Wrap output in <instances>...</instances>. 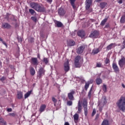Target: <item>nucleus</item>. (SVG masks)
<instances>
[{"label": "nucleus", "instance_id": "nucleus-1", "mask_svg": "<svg viewBox=\"0 0 125 125\" xmlns=\"http://www.w3.org/2000/svg\"><path fill=\"white\" fill-rule=\"evenodd\" d=\"M30 6L31 8L35 9L38 12H45L46 10L43 5H40L37 2H32L30 3Z\"/></svg>", "mask_w": 125, "mask_h": 125}, {"label": "nucleus", "instance_id": "nucleus-2", "mask_svg": "<svg viewBox=\"0 0 125 125\" xmlns=\"http://www.w3.org/2000/svg\"><path fill=\"white\" fill-rule=\"evenodd\" d=\"M116 105L118 107L119 109L125 112V97L121 96L120 99L117 102Z\"/></svg>", "mask_w": 125, "mask_h": 125}, {"label": "nucleus", "instance_id": "nucleus-3", "mask_svg": "<svg viewBox=\"0 0 125 125\" xmlns=\"http://www.w3.org/2000/svg\"><path fill=\"white\" fill-rule=\"evenodd\" d=\"M44 75H45V70L44 69V68L40 67L37 72V79H42V76H44Z\"/></svg>", "mask_w": 125, "mask_h": 125}, {"label": "nucleus", "instance_id": "nucleus-4", "mask_svg": "<svg viewBox=\"0 0 125 125\" xmlns=\"http://www.w3.org/2000/svg\"><path fill=\"white\" fill-rule=\"evenodd\" d=\"M83 106L84 110V113L85 117L87 116L88 111H87V100L86 99H84L83 102Z\"/></svg>", "mask_w": 125, "mask_h": 125}, {"label": "nucleus", "instance_id": "nucleus-5", "mask_svg": "<svg viewBox=\"0 0 125 125\" xmlns=\"http://www.w3.org/2000/svg\"><path fill=\"white\" fill-rule=\"evenodd\" d=\"M80 60H81V56H77L74 60V64L76 68H81L82 65L80 63Z\"/></svg>", "mask_w": 125, "mask_h": 125}, {"label": "nucleus", "instance_id": "nucleus-6", "mask_svg": "<svg viewBox=\"0 0 125 125\" xmlns=\"http://www.w3.org/2000/svg\"><path fill=\"white\" fill-rule=\"evenodd\" d=\"M98 36H99V32L97 30H94L90 33L89 37L92 39H96L98 38Z\"/></svg>", "mask_w": 125, "mask_h": 125}, {"label": "nucleus", "instance_id": "nucleus-7", "mask_svg": "<svg viewBox=\"0 0 125 125\" xmlns=\"http://www.w3.org/2000/svg\"><path fill=\"white\" fill-rule=\"evenodd\" d=\"M76 92H75V90H71L70 91V92L68 93L67 94V97L68 98V99L71 101H74L75 100V98L74 97V94H75Z\"/></svg>", "mask_w": 125, "mask_h": 125}, {"label": "nucleus", "instance_id": "nucleus-8", "mask_svg": "<svg viewBox=\"0 0 125 125\" xmlns=\"http://www.w3.org/2000/svg\"><path fill=\"white\" fill-rule=\"evenodd\" d=\"M63 69L65 73H67L70 71V64H69V61H67L64 63Z\"/></svg>", "mask_w": 125, "mask_h": 125}, {"label": "nucleus", "instance_id": "nucleus-9", "mask_svg": "<svg viewBox=\"0 0 125 125\" xmlns=\"http://www.w3.org/2000/svg\"><path fill=\"white\" fill-rule=\"evenodd\" d=\"M112 69H113V70L116 74L118 73H120V68H119L118 64H117V63H112Z\"/></svg>", "mask_w": 125, "mask_h": 125}, {"label": "nucleus", "instance_id": "nucleus-10", "mask_svg": "<svg viewBox=\"0 0 125 125\" xmlns=\"http://www.w3.org/2000/svg\"><path fill=\"white\" fill-rule=\"evenodd\" d=\"M118 65L120 68H123L125 65V58L123 57L118 62Z\"/></svg>", "mask_w": 125, "mask_h": 125}, {"label": "nucleus", "instance_id": "nucleus-11", "mask_svg": "<svg viewBox=\"0 0 125 125\" xmlns=\"http://www.w3.org/2000/svg\"><path fill=\"white\" fill-rule=\"evenodd\" d=\"M85 48V46H81L80 47H78L77 49V53L78 54H82L83 52V50H84V49Z\"/></svg>", "mask_w": 125, "mask_h": 125}, {"label": "nucleus", "instance_id": "nucleus-12", "mask_svg": "<svg viewBox=\"0 0 125 125\" xmlns=\"http://www.w3.org/2000/svg\"><path fill=\"white\" fill-rule=\"evenodd\" d=\"M31 63L33 65L38 66L39 65V61H38V58H32L31 60Z\"/></svg>", "mask_w": 125, "mask_h": 125}, {"label": "nucleus", "instance_id": "nucleus-13", "mask_svg": "<svg viewBox=\"0 0 125 125\" xmlns=\"http://www.w3.org/2000/svg\"><path fill=\"white\" fill-rule=\"evenodd\" d=\"M77 35L79 37H80V38L83 39V38H84L85 36V32L83 30H80L78 32Z\"/></svg>", "mask_w": 125, "mask_h": 125}, {"label": "nucleus", "instance_id": "nucleus-14", "mask_svg": "<svg viewBox=\"0 0 125 125\" xmlns=\"http://www.w3.org/2000/svg\"><path fill=\"white\" fill-rule=\"evenodd\" d=\"M85 2H86L85 8L86 10H87V9H89V8L90 7V5H91L92 0H86Z\"/></svg>", "mask_w": 125, "mask_h": 125}, {"label": "nucleus", "instance_id": "nucleus-15", "mask_svg": "<svg viewBox=\"0 0 125 125\" xmlns=\"http://www.w3.org/2000/svg\"><path fill=\"white\" fill-rule=\"evenodd\" d=\"M82 110H83V106H82V104H81V102H78V111L77 112V114H80L82 113Z\"/></svg>", "mask_w": 125, "mask_h": 125}, {"label": "nucleus", "instance_id": "nucleus-16", "mask_svg": "<svg viewBox=\"0 0 125 125\" xmlns=\"http://www.w3.org/2000/svg\"><path fill=\"white\" fill-rule=\"evenodd\" d=\"M2 28H4V29H10L11 25L8 23L4 22L2 24Z\"/></svg>", "mask_w": 125, "mask_h": 125}, {"label": "nucleus", "instance_id": "nucleus-17", "mask_svg": "<svg viewBox=\"0 0 125 125\" xmlns=\"http://www.w3.org/2000/svg\"><path fill=\"white\" fill-rule=\"evenodd\" d=\"M76 44V42L74 41L73 40H69L67 42V45L68 46H74Z\"/></svg>", "mask_w": 125, "mask_h": 125}, {"label": "nucleus", "instance_id": "nucleus-18", "mask_svg": "<svg viewBox=\"0 0 125 125\" xmlns=\"http://www.w3.org/2000/svg\"><path fill=\"white\" fill-rule=\"evenodd\" d=\"M58 14L60 16H64V15H65V11H64V9H63V8H60L58 10Z\"/></svg>", "mask_w": 125, "mask_h": 125}, {"label": "nucleus", "instance_id": "nucleus-19", "mask_svg": "<svg viewBox=\"0 0 125 125\" xmlns=\"http://www.w3.org/2000/svg\"><path fill=\"white\" fill-rule=\"evenodd\" d=\"M46 108V105L45 104H42L41 105L39 111L40 113H42V112H44V110H45V108Z\"/></svg>", "mask_w": 125, "mask_h": 125}, {"label": "nucleus", "instance_id": "nucleus-20", "mask_svg": "<svg viewBox=\"0 0 125 125\" xmlns=\"http://www.w3.org/2000/svg\"><path fill=\"white\" fill-rule=\"evenodd\" d=\"M55 24L56 25L58 28H61V27H63V23H62L61 21H56L55 22Z\"/></svg>", "mask_w": 125, "mask_h": 125}, {"label": "nucleus", "instance_id": "nucleus-21", "mask_svg": "<svg viewBox=\"0 0 125 125\" xmlns=\"http://www.w3.org/2000/svg\"><path fill=\"white\" fill-rule=\"evenodd\" d=\"M102 82V79L100 78V76H99L96 79V84H98V85H99V84H101Z\"/></svg>", "mask_w": 125, "mask_h": 125}, {"label": "nucleus", "instance_id": "nucleus-22", "mask_svg": "<svg viewBox=\"0 0 125 125\" xmlns=\"http://www.w3.org/2000/svg\"><path fill=\"white\" fill-rule=\"evenodd\" d=\"M12 18V16H11L10 14L7 13L5 16V19L7 20V21H8V22H9L10 21V20H11Z\"/></svg>", "mask_w": 125, "mask_h": 125}, {"label": "nucleus", "instance_id": "nucleus-23", "mask_svg": "<svg viewBox=\"0 0 125 125\" xmlns=\"http://www.w3.org/2000/svg\"><path fill=\"white\" fill-rule=\"evenodd\" d=\"M30 73L31 76H35V74H36V70H35V68H34V67H30Z\"/></svg>", "mask_w": 125, "mask_h": 125}, {"label": "nucleus", "instance_id": "nucleus-24", "mask_svg": "<svg viewBox=\"0 0 125 125\" xmlns=\"http://www.w3.org/2000/svg\"><path fill=\"white\" fill-rule=\"evenodd\" d=\"M100 50H99V48H94L92 50V54L95 55V54H97L99 52H100Z\"/></svg>", "mask_w": 125, "mask_h": 125}, {"label": "nucleus", "instance_id": "nucleus-25", "mask_svg": "<svg viewBox=\"0 0 125 125\" xmlns=\"http://www.w3.org/2000/svg\"><path fill=\"white\" fill-rule=\"evenodd\" d=\"M108 18H109V17L105 18L103 21H102L100 24L101 26H104V25H105V24L106 23V22L108 21Z\"/></svg>", "mask_w": 125, "mask_h": 125}, {"label": "nucleus", "instance_id": "nucleus-26", "mask_svg": "<svg viewBox=\"0 0 125 125\" xmlns=\"http://www.w3.org/2000/svg\"><path fill=\"white\" fill-rule=\"evenodd\" d=\"M101 125H110L109 123V120L104 119L101 124Z\"/></svg>", "mask_w": 125, "mask_h": 125}, {"label": "nucleus", "instance_id": "nucleus-27", "mask_svg": "<svg viewBox=\"0 0 125 125\" xmlns=\"http://www.w3.org/2000/svg\"><path fill=\"white\" fill-rule=\"evenodd\" d=\"M70 1V4H71L73 9H76V5L75 4V2L76 0H69Z\"/></svg>", "mask_w": 125, "mask_h": 125}, {"label": "nucleus", "instance_id": "nucleus-28", "mask_svg": "<svg viewBox=\"0 0 125 125\" xmlns=\"http://www.w3.org/2000/svg\"><path fill=\"white\" fill-rule=\"evenodd\" d=\"M17 96L18 99H22V98H23V92H18Z\"/></svg>", "mask_w": 125, "mask_h": 125}, {"label": "nucleus", "instance_id": "nucleus-29", "mask_svg": "<svg viewBox=\"0 0 125 125\" xmlns=\"http://www.w3.org/2000/svg\"><path fill=\"white\" fill-rule=\"evenodd\" d=\"M100 5L101 8L103 9V8H104L105 7V6H106V5H107V3H106L105 2H103L100 3Z\"/></svg>", "mask_w": 125, "mask_h": 125}, {"label": "nucleus", "instance_id": "nucleus-30", "mask_svg": "<svg viewBox=\"0 0 125 125\" xmlns=\"http://www.w3.org/2000/svg\"><path fill=\"white\" fill-rule=\"evenodd\" d=\"M115 44H116V43H112L108 45L106 47L107 50H110L112 49V47L113 45H115Z\"/></svg>", "mask_w": 125, "mask_h": 125}, {"label": "nucleus", "instance_id": "nucleus-31", "mask_svg": "<svg viewBox=\"0 0 125 125\" xmlns=\"http://www.w3.org/2000/svg\"><path fill=\"white\" fill-rule=\"evenodd\" d=\"M92 93V86L90 88L89 92L88 93V97H89V99L91 98V94Z\"/></svg>", "mask_w": 125, "mask_h": 125}, {"label": "nucleus", "instance_id": "nucleus-32", "mask_svg": "<svg viewBox=\"0 0 125 125\" xmlns=\"http://www.w3.org/2000/svg\"><path fill=\"white\" fill-rule=\"evenodd\" d=\"M31 93H32V91H29L28 92H27L26 94L24 95V98L26 99V98H28V97L29 95H31Z\"/></svg>", "mask_w": 125, "mask_h": 125}, {"label": "nucleus", "instance_id": "nucleus-33", "mask_svg": "<svg viewBox=\"0 0 125 125\" xmlns=\"http://www.w3.org/2000/svg\"><path fill=\"white\" fill-rule=\"evenodd\" d=\"M74 120V121H78L79 120V114L76 113L74 116H73Z\"/></svg>", "mask_w": 125, "mask_h": 125}, {"label": "nucleus", "instance_id": "nucleus-34", "mask_svg": "<svg viewBox=\"0 0 125 125\" xmlns=\"http://www.w3.org/2000/svg\"><path fill=\"white\" fill-rule=\"evenodd\" d=\"M6 124L3 118H0V125H5Z\"/></svg>", "mask_w": 125, "mask_h": 125}, {"label": "nucleus", "instance_id": "nucleus-35", "mask_svg": "<svg viewBox=\"0 0 125 125\" xmlns=\"http://www.w3.org/2000/svg\"><path fill=\"white\" fill-rule=\"evenodd\" d=\"M89 84H90L89 82H87V83H85V86H84L85 90H87V88L89 87Z\"/></svg>", "mask_w": 125, "mask_h": 125}, {"label": "nucleus", "instance_id": "nucleus-36", "mask_svg": "<svg viewBox=\"0 0 125 125\" xmlns=\"http://www.w3.org/2000/svg\"><path fill=\"white\" fill-rule=\"evenodd\" d=\"M29 12L31 15H34V14L36 13V11H35L33 9H29Z\"/></svg>", "mask_w": 125, "mask_h": 125}, {"label": "nucleus", "instance_id": "nucleus-37", "mask_svg": "<svg viewBox=\"0 0 125 125\" xmlns=\"http://www.w3.org/2000/svg\"><path fill=\"white\" fill-rule=\"evenodd\" d=\"M121 23H125V16H123L120 20Z\"/></svg>", "mask_w": 125, "mask_h": 125}, {"label": "nucleus", "instance_id": "nucleus-38", "mask_svg": "<svg viewBox=\"0 0 125 125\" xmlns=\"http://www.w3.org/2000/svg\"><path fill=\"white\" fill-rule=\"evenodd\" d=\"M96 67H97V68H101V67H102V63L100 62H97Z\"/></svg>", "mask_w": 125, "mask_h": 125}, {"label": "nucleus", "instance_id": "nucleus-39", "mask_svg": "<svg viewBox=\"0 0 125 125\" xmlns=\"http://www.w3.org/2000/svg\"><path fill=\"white\" fill-rule=\"evenodd\" d=\"M103 90L104 91V92H106V91H107V86H106V85L105 84L103 85Z\"/></svg>", "mask_w": 125, "mask_h": 125}, {"label": "nucleus", "instance_id": "nucleus-40", "mask_svg": "<svg viewBox=\"0 0 125 125\" xmlns=\"http://www.w3.org/2000/svg\"><path fill=\"white\" fill-rule=\"evenodd\" d=\"M43 61L45 63V64L48 63V59L47 58H44L43 59Z\"/></svg>", "mask_w": 125, "mask_h": 125}, {"label": "nucleus", "instance_id": "nucleus-41", "mask_svg": "<svg viewBox=\"0 0 125 125\" xmlns=\"http://www.w3.org/2000/svg\"><path fill=\"white\" fill-rule=\"evenodd\" d=\"M104 62L106 64H109L110 63V59H109L108 58H106Z\"/></svg>", "mask_w": 125, "mask_h": 125}, {"label": "nucleus", "instance_id": "nucleus-42", "mask_svg": "<svg viewBox=\"0 0 125 125\" xmlns=\"http://www.w3.org/2000/svg\"><path fill=\"white\" fill-rule=\"evenodd\" d=\"M67 104L68 105V106H72V105H73V102H72V101H68L67 102Z\"/></svg>", "mask_w": 125, "mask_h": 125}, {"label": "nucleus", "instance_id": "nucleus-43", "mask_svg": "<svg viewBox=\"0 0 125 125\" xmlns=\"http://www.w3.org/2000/svg\"><path fill=\"white\" fill-rule=\"evenodd\" d=\"M96 114V109L94 108L92 113V117H94V115Z\"/></svg>", "mask_w": 125, "mask_h": 125}, {"label": "nucleus", "instance_id": "nucleus-44", "mask_svg": "<svg viewBox=\"0 0 125 125\" xmlns=\"http://www.w3.org/2000/svg\"><path fill=\"white\" fill-rule=\"evenodd\" d=\"M6 79V78L4 76H3L2 78L0 79V81L2 82V83H3V82H4V81H5Z\"/></svg>", "mask_w": 125, "mask_h": 125}, {"label": "nucleus", "instance_id": "nucleus-45", "mask_svg": "<svg viewBox=\"0 0 125 125\" xmlns=\"http://www.w3.org/2000/svg\"><path fill=\"white\" fill-rule=\"evenodd\" d=\"M31 19L34 21V22H37V18L36 17H31Z\"/></svg>", "mask_w": 125, "mask_h": 125}, {"label": "nucleus", "instance_id": "nucleus-46", "mask_svg": "<svg viewBox=\"0 0 125 125\" xmlns=\"http://www.w3.org/2000/svg\"><path fill=\"white\" fill-rule=\"evenodd\" d=\"M52 100L54 103H57V100L55 99L54 97L52 98Z\"/></svg>", "mask_w": 125, "mask_h": 125}, {"label": "nucleus", "instance_id": "nucleus-47", "mask_svg": "<svg viewBox=\"0 0 125 125\" xmlns=\"http://www.w3.org/2000/svg\"><path fill=\"white\" fill-rule=\"evenodd\" d=\"M9 116H11V117H15L16 114L14 113H10L9 114Z\"/></svg>", "mask_w": 125, "mask_h": 125}, {"label": "nucleus", "instance_id": "nucleus-48", "mask_svg": "<svg viewBox=\"0 0 125 125\" xmlns=\"http://www.w3.org/2000/svg\"><path fill=\"white\" fill-rule=\"evenodd\" d=\"M109 27H110V24L107 23L105 25V27H104V29H108V28H110Z\"/></svg>", "mask_w": 125, "mask_h": 125}, {"label": "nucleus", "instance_id": "nucleus-49", "mask_svg": "<svg viewBox=\"0 0 125 125\" xmlns=\"http://www.w3.org/2000/svg\"><path fill=\"white\" fill-rule=\"evenodd\" d=\"M123 46L122 47V49H124L125 48V41H123Z\"/></svg>", "mask_w": 125, "mask_h": 125}, {"label": "nucleus", "instance_id": "nucleus-50", "mask_svg": "<svg viewBox=\"0 0 125 125\" xmlns=\"http://www.w3.org/2000/svg\"><path fill=\"white\" fill-rule=\"evenodd\" d=\"M98 119H99V114H97L95 120V121H97Z\"/></svg>", "mask_w": 125, "mask_h": 125}, {"label": "nucleus", "instance_id": "nucleus-51", "mask_svg": "<svg viewBox=\"0 0 125 125\" xmlns=\"http://www.w3.org/2000/svg\"><path fill=\"white\" fill-rule=\"evenodd\" d=\"M7 112H12V108H9L7 109Z\"/></svg>", "mask_w": 125, "mask_h": 125}, {"label": "nucleus", "instance_id": "nucleus-52", "mask_svg": "<svg viewBox=\"0 0 125 125\" xmlns=\"http://www.w3.org/2000/svg\"><path fill=\"white\" fill-rule=\"evenodd\" d=\"M1 42L3 44H4V45H5V46H7V44H6V42H5L3 41V40Z\"/></svg>", "mask_w": 125, "mask_h": 125}, {"label": "nucleus", "instance_id": "nucleus-53", "mask_svg": "<svg viewBox=\"0 0 125 125\" xmlns=\"http://www.w3.org/2000/svg\"><path fill=\"white\" fill-rule=\"evenodd\" d=\"M117 1L120 4H122V3H123V0H118Z\"/></svg>", "mask_w": 125, "mask_h": 125}, {"label": "nucleus", "instance_id": "nucleus-54", "mask_svg": "<svg viewBox=\"0 0 125 125\" xmlns=\"http://www.w3.org/2000/svg\"><path fill=\"white\" fill-rule=\"evenodd\" d=\"M47 2L51 4V3L52 2V0H47Z\"/></svg>", "mask_w": 125, "mask_h": 125}, {"label": "nucleus", "instance_id": "nucleus-55", "mask_svg": "<svg viewBox=\"0 0 125 125\" xmlns=\"http://www.w3.org/2000/svg\"><path fill=\"white\" fill-rule=\"evenodd\" d=\"M64 125H70V124L68 122H65Z\"/></svg>", "mask_w": 125, "mask_h": 125}, {"label": "nucleus", "instance_id": "nucleus-56", "mask_svg": "<svg viewBox=\"0 0 125 125\" xmlns=\"http://www.w3.org/2000/svg\"><path fill=\"white\" fill-rule=\"evenodd\" d=\"M19 42H22V39L21 38H18Z\"/></svg>", "mask_w": 125, "mask_h": 125}, {"label": "nucleus", "instance_id": "nucleus-57", "mask_svg": "<svg viewBox=\"0 0 125 125\" xmlns=\"http://www.w3.org/2000/svg\"><path fill=\"white\" fill-rule=\"evenodd\" d=\"M95 21H96V20L94 19H91V22H95Z\"/></svg>", "mask_w": 125, "mask_h": 125}, {"label": "nucleus", "instance_id": "nucleus-58", "mask_svg": "<svg viewBox=\"0 0 125 125\" xmlns=\"http://www.w3.org/2000/svg\"><path fill=\"white\" fill-rule=\"evenodd\" d=\"M101 0H96L97 2H99L101 1Z\"/></svg>", "mask_w": 125, "mask_h": 125}, {"label": "nucleus", "instance_id": "nucleus-59", "mask_svg": "<svg viewBox=\"0 0 125 125\" xmlns=\"http://www.w3.org/2000/svg\"><path fill=\"white\" fill-rule=\"evenodd\" d=\"M122 87H123L124 88H125V84H122Z\"/></svg>", "mask_w": 125, "mask_h": 125}, {"label": "nucleus", "instance_id": "nucleus-60", "mask_svg": "<svg viewBox=\"0 0 125 125\" xmlns=\"http://www.w3.org/2000/svg\"><path fill=\"white\" fill-rule=\"evenodd\" d=\"M3 40H2V39L0 37V42H2Z\"/></svg>", "mask_w": 125, "mask_h": 125}, {"label": "nucleus", "instance_id": "nucleus-61", "mask_svg": "<svg viewBox=\"0 0 125 125\" xmlns=\"http://www.w3.org/2000/svg\"><path fill=\"white\" fill-rule=\"evenodd\" d=\"M54 105L55 106V107L56 106V103H54Z\"/></svg>", "mask_w": 125, "mask_h": 125}, {"label": "nucleus", "instance_id": "nucleus-62", "mask_svg": "<svg viewBox=\"0 0 125 125\" xmlns=\"http://www.w3.org/2000/svg\"><path fill=\"white\" fill-rule=\"evenodd\" d=\"M2 63L0 61V65H1Z\"/></svg>", "mask_w": 125, "mask_h": 125}, {"label": "nucleus", "instance_id": "nucleus-63", "mask_svg": "<svg viewBox=\"0 0 125 125\" xmlns=\"http://www.w3.org/2000/svg\"><path fill=\"white\" fill-rule=\"evenodd\" d=\"M38 58H40V56H38Z\"/></svg>", "mask_w": 125, "mask_h": 125}, {"label": "nucleus", "instance_id": "nucleus-64", "mask_svg": "<svg viewBox=\"0 0 125 125\" xmlns=\"http://www.w3.org/2000/svg\"><path fill=\"white\" fill-rule=\"evenodd\" d=\"M122 125H125V124H122Z\"/></svg>", "mask_w": 125, "mask_h": 125}]
</instances>
